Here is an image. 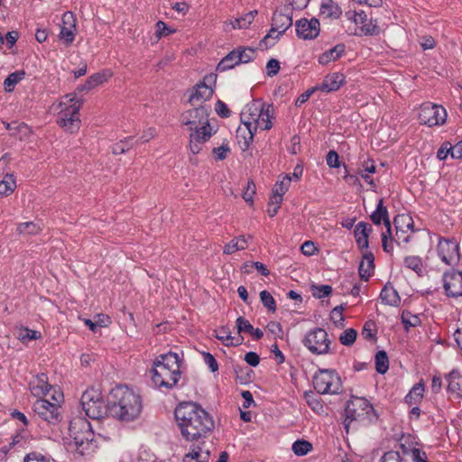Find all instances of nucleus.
<instances>
[{
	"label": "nucleus",
	"mask_w": 462,
	"mask_h": 462,
	"mask_svg": "<svg viewBox=\"0 0 462 462\" xmlns=\"http://www.w3.org/2000/svg\"><path fill=\"white\" fill-rule=\"evenodd\" d=\"M181 436L187 441H199L207 439L215 424L209 413L196 402L179 404L174 411Z\"/></svg>",
	"instance_id": "1"
},
{
	"label": "nucleus",
	"mask_w": 462,
	"mask_h": 462,
	"mask_svg": "<svg viewBox=\"0 0 462 462\" xmlns=\"http://www.w3.org/2000/svg\"><path fill=\"white\" fill-rule=\"evenodd\" d=\"M110 414L120 421L130 422L137 420L143 411L141 395L127 386H116L111 391Z\"/></svg>",
	"instance_id": "2"
},
{
	"label": "nucleus",
	"mask_w": 462,
	"mask_h": 462,
	"mask_svg": "<svg viewBox=\"0 0 462 462\" xmlns=\"http://www.w3.org/2000/svg\"><path fill=\"white\" fill-rule=\"evenodd\" d=\"M180 362L175 352L160 355L151 371L153 384L159 389H172L180 378Z\"/></svg>",
	"instance_id": "3"
},
{
	"label": "nucleus",
	"mask_w": 462,
	"mask_h": 462,
	"mask_svg": "<svg viewBox=\"0 0 462 462\" xmlns=\"http://www.w3.org/2000/svg\"><path fill=\"white\" fill-rule=\"evenodd\" d=\"M69 431L72 439L70 445H74L79 455L89 454L97 448L95 435L88 420L82 417L73 418L69 422Z\"/></svg>",
	"instance_id": "4"
},
{
	"label": "nucleus",
	"mask_w": 462,
	"mask_h": 462,
	"mask_svg": "<svg viewBox=\"0 0 462 462\" xmlns=\"http://www.w3.org/2000/svg\"><path fill=\"white\" fill-rule=\"evenodd\" d=\"M81 106V100L77 99L75 94H69L62 97L58 106L60 108L57 116L58 125L69 133L79 130L80 126L79 112Z\"/></svg>",
	"instance_id": "5"
},
{
	"label": "nucleus",
	"mask_w": 462,
	"mask_h": 462,
	"mask_svg": "<svg viewBox=\"0 0 462 462\" xmlns=\"http://www.w3.org/2000/svg\"><path fill=\"white\" fill-rule=\"evenodd\" d=\"M51 399L52 402L43 398L37 400L33 403V411L42 420L55 424L60 420V403L63 400V394L60 390H54Z\"/></svg>",
	"instance_id": "6"
},
{
	"label": "nucleus",
	"mask_w": 462,
	"mask_h": 462,
	"mask_svg": "<svg viewBox=\"0 0 462 462\" xmlns=\"http://www.w3.org/2000/svg\"><path fill=\"white\" fill-rule=\"evenodd\" d=\"M80 403L85 414L92 420H99L109 411V407L103 396L94 388H89L83 393Z\"/></svg>",
	"instance_id": "7"
},
{
	"label": "nucleus",
	"mask_w": 462,
	"mask_h": 462,
	"mask_svg": "<svg viewBox=\"0 0 462 462\" xmlns=\"http://www.w3.org/2000/svg\"><path fill=\"white\" fill-rule=\"evenodd\" d=\"M374 411L373 406L370 402L362 397L351 398L346 405L345 409V429L348 432L349 428L354 422L365 421L370 416V413Z\"/></svg>",
	"instance_id": "8"
},
{
	"label": "nucleus",
	"mask_w": 462,
	"mask_h": 462,
	"mask_svg": "<svg viewBox=\"0 0 462 462\" xmlns=\"http://www.w3.org/2000/svg\"><path fill=\"white\" fill-rule=\"evenodd\" d=\"M313 386L320 394H337L341 390V380L334 370L319 369L313 377Z\"/></svg>",
	"instance_id": "9"
},
{
	"label": "nucleus",
	"mask_w": 462,
	"mask_h": 462,
	"mask_svg": "<svg viewBox=\"0 0 462 462\" xmlns=\"http://www.w3.org/2000/svg\"><path fill=\"white\" fill-rule=\"evenodd\" d=\"M273 112L274 109L273 105H267L260 116H256L255 121H254V124H252V125H249L246 128L245 131L247 133L242 135L243 142L241 140L238 141L240 148L243 151L249 148L257 129L270 130L273 127L272 118L273 117Z\"/></svg>",
	"instance_id": "10"
},
{
	"label": "nucleus",
	"mask_w": 462,
	"mask_h": 462,
	"mask_svg": "<svg viewBox=\"0 0 462 462\" xmlns=\"http://www.w3.org/2000/svg\"><path fill=\"white\" fill-rule=\"evenodd\" d=\"M302 342L304 346L314 355L328 354L331 343L327 331L320 328H315L310 330Z\"/></svg>",
	"instance_id": "11"
},
{
	"label": "nucleus",
	"mask_w": 462,
	"mask_h": 462,
	"mask_svg": "<svg viewBox=\"0 0 462 462\" xmlns=\"http://www.w3.org/2000/svg\"><path fill=\"white\" fill-rule=\"evenodd\" d=\"M216 79L217 77L214 74L205 76L202 82L197 84L190 89L188 103L191 106H206L203 104L212 97L214 90L210 84H214Z\"/></svg>",
	"instance_id": "12"
},
{
	"label": "nucleus",
	"mask_w": 462,
	"mask_h": 462,
	"mask_svg": "<svg viewBox=\"0 0 462 462\" xmlns=\"http://www.w3.org/2000/svg\"><path fill=\"white\" fill-rule=\"evenodd\" d=\"M419 120L421 125L430 127L441 125L447 120L446 109L439 105L430 102L424 103L420 106Z\"/></svg>",
	"instance_id": "13"
},
{
	"label": "nucleus",
	"mask_w": 462,
	"mask_h": 462,
	"mask_svg": "<svg viewBox=\"0 0 462 462\" xmlns=\"http://www.w3.org/2000/svg\"><path fill=\"white\" fill-rule=\"evenodd\" d=\"M209 106H193V108L185 111L180 116L182 125L188 126L189 130L193 131L203 125L208 123Z\"/></svg>",
	"instance_id": "14"
},
{
	"label": "nucleus",
	"mask_w": 462,
	"mask_h": 462,
	"mask_svg": "<svg viewBox=\"0 0 462 462\" xmlns=\"http://www.w3.org/2000/svg\"><path fill=\"white\" fill-rule=\"evenodd\" d=\"M268 104L263 103L262 100H253L249 104H247L243 111L241 112V121L245 126V128L239 127L237 129V138L240 139L244 134H245V130L249 125L254 124L256 116H260V115L263 112L264 108H266Z\"/></svg>",
	"instance_id": "15"
},
{
	"label": "nucleus",
	"mask_w": 462,
	"mask_h": 462,
	"mask_svg": "<svg viewBox=\"0 0 462 462\" xmlns=\"http://www.w3.org/2000/svg\"><path fill=\"white\" fill-rule=\"evenodd\" d=\"M458 248L454 239L440 238L437 246L438 255L448 265L457 264L460 258Z\"/></svg>",
	"instance_id": "16"
},
{
	"label": "nucleus",
	"mask_w": 462,
	"mask_h": 462,
	"mask_svg": "<svg viewBox=\"0 0 462 462\" xmlns=\"http://www.w3.org/2000/svg\"><path fill=\"white\" fill-rule=\"evenodd\" d=\"M189 452L182 458V462H208L210 457V446L205 439L191 441Z\"/></svg>",
	"instance_id": "17"
},
{
	"label": "nucleus",
	"mask_w": 462,
	"mask_h": 462,
	"mask_svg": "<svg viewBox=\"0 0 462 462\" xmlns=\"http://www.w3.org/2000/svg\"><path fill=\"white\" fill-rule=\"evenodd\" d=\"M443 287L448 297L462 296V273L449 271L443 274Z\"/></svg>",
	"instance_id": "18"
},
{
	"label": "nucleus",
	"mask_w": 462,
	"mask_h": 462,
	"mask_svg": "<svg viewBox=\"0 0 462 462\" xmlns=\"http://www.w3.org/2000/svg\"><path fill=\"white\" fill-rule=\"evenodd\" d=\"M320 32L319 22L316 18L300 19L296 22L297 35L303 40L315 39Z\"/></svg>",
	"instance_id": "19"
},
{
	"label": "nucleus",
	"mask_w": 462,
	"mask_h": 462,
	"mask_svg": "<svg viewBox=\"0 0 462 462\" xmlns=\"http://www.w3.org/2000/svg\"><path fill=\"white\" fill-rule=\"evenodd\" d=\"M393 224L396 229L397 238L404 243H408L410 241V236L406 234L413 230V220L411 217L407 214L398 215L394 217Z\"/></svg>",
	"instance_id": "20"
},
{
	"label": "nucleus",
	"mask_w": 462,
	"mask_h": 462,
	"mask_svg": "<svg viewBox=\"0 0 462 462\" xmlns=\"http://www.w3.org/2000/svg\"><path fill=\"white\" fill-rule=\"evenodd\" d=\"M62 25L60 27V38L65 42L66 44H70L75 38L76 20L70 12L63 14Z\"/></svg>",
	"instance_id": "21"
},
{
	"label": "nucleus",
	"mask_w": 462,
	"mask_h": 462,
	"mask_svg": "<svg viewBox=\"0 0 462 462\" xmlns=\"http://www.w3.org/2000/svg\"><path fill=\"white\" fill-rule=\"evenodd\" d=\"M272 24L275 29L279 30L278 33L275 34V37L279 38L292 25V16L290 13V9L285 7L284 11H275Z\"/></svg>",
	"instance_id": "22"
},
{
	"label": "nucleus",
	"mask_w": 462,
	"mask_h": 462,
	"mask_svg": "<svg viewBox=\"0 0 462 462\" xmlns=\"http://www.w3.org/2000/svg\"><path fill=\"white\" fill-rule=\"evenodd\" d=\"M31 393L37 397L46 396L50 392L54 393V390H57L48 383V377L45 374L36 375L30 382Z\"/></svg>",
	"instance_id": "23"
},
{
	"label": "nucleus",
	"mask_w": 462,
	"mask_h": 462,
	"mask_svg": "<svg viewBox=\"0 0 462 462\" xmlns=\"http://www.w3.org/2000/svg\"><path fill=\"white\" fill-rule=\"evenodd\" d=\"M448 393L452 400L462 399V374L457 370H452L447 376Z\"/></svg>",
	"instance_id": "24"
},
{
	"label": "nucleus",
	"mask_w": 462,
	"mask_h": 462,
	"mask_svg": "<svg viewBox=\"0 0 462 462\" xmlns=\"http://www.w3.org/2000/svg\"><path fill=\"white\" fill-rule=\"evenodd\" d=\"M372 230V226L366 222H359L356 224L354 230V235L356 245L360 250L368 248V238Z\"/></svg>",
	"instance_id": "25"
},
{
	"label": "nucleus",
	"mask_w": 462,
	"mask_h": 462,
	"mask_svg": "<svg viewBox=\"0 0 462 462\" xmlns=\"http://www.w3.org/2000/svg\"><path fill=\"white\" fill-rule=\"evenodd\" d=\"M345 76L339 72H334L325 77L322 84L318 88L323 92L337 90L344 83Z\"/></svg>",
	"instance_id": "26"
},
{
	"label": "nucleus",
	"mask_w": 462,
	"mask_h": 462,
	"mask_svg": "<svg viewBox=\"0 0 462 462\" xmlns=\"http://www.w3.org/2000/svg\"><path fill=\"white\" fill-rule=\"evenodd\" d=\"M370 218L374 225H381L382 221L386 226V233L391 235V223L388 216V210L383 206V200L380 199L376 209L371 214Z\"/></svg>",
	"instance_id": "27"
},
{
	"label": "nucleus",
	"mask_w": 462,
	"mask_h": 462,
	"mask_svg": "<svg viewBox=\"0 0 462 462\" xmlns=\"http://www.w3.org/2000/svg\"><path fill=\"white\" fill-rule=\"evenodd\" d=\"M216 337L226 346H237L243 344L244 337L241 335L233 337L227 327H221L215 330Z\"/></svg>",
	"instance_id": "28"
},
{
	"label": "nucleus",
	"mask_w": 462,
	"mask_h": 462,
	"mask_svg": "<svg viewBox=\"0 0 462 462\" xmlns=\"http://www.w3.org/2000/svg\"><path fill=\"white\" fill-rule=\"evenodd\" d=\"M374 258L371 252L364 254L363 259L358 267L359 275L362 280L368 281L373 274L374 269Z\"/></svg>",
	"instance_id": "29"
},
{
	"label": "nucleus",
	"mask_w": 462,
	"mask_h": 462,
	"mask_svg": "<svg viewBox=\"0 0 462 462\" xmlns=\"http://www.w3.org/2000/svg\"><path fill=\"white\" fill-rule=\"evenodd\" d=\"M342 14L339 5L333 0H322L320 5V15L325 18L337 19Z\"/></svg>",
	"instance_id": "30"
},
{
	"label": "nucleus",
	"mask_w": 462,
	"mask_h": 462,
	"mask_svg": "<svg viewBox=\"0 0 462 462\" xmlns=\"http://www.w3.org/2000/svg\"><path fill=\"white\" fill-rule=\"evenodd\" d=\"M403 264L406 268L416 273L420 277L424 276L426 273V267L423 264L422 259L418 255H408L404 257Z\"/></svg>",
	"instance_id": "31"
},
{
	"label": "nucleus",
	"mask_w": 462,
	"mask_h": 462,
	"mask_svg": "<svg viewBox=\"0 0 462 462\" xmlns=\"http://www.w3.org/2000/svg\"><path fill=\"white\" fill-rule=\"evenodd\" d=\"M382 302L390 306H398L401 298L397 291L390 285H385L380 293Z\"/></svg>",
	"instance_id": "32"
},
{
	"label": "nucleus",
	"mask_w": 462,
	"mask_h": 462,
	"mask_svg": "<svg viewBox=\"0 0 462 462\" xmlns=\"http://www.w3.org/2000/svg\"><path fill=\"white\" fill-rule=\"evenodd\" d=\"M111 76L112 73L109 70L95 73L88 77L86 83L82 86V89L90 90L107 81Z\"/></svg>",
	"instance_id": "33"
},
{
	"label": "nucleus",
	"mask_w": 462,
	"mask_h": 462,
	"mask_svg": "<svg viewBox=\"0 0 462 462\" xmlns=\"http://www.w3.org/2000/svg\"><path fill=\"white\" fill-rule=\"evenodd\" d=\"M344 52H345V45L337 44L335 47L331 48L330 50L323 52L319 57V62L322 65H327L329 62L340 58Z\"/></svg>",
	"instance_id": "34"
},
{
	"label": "nucleus",
	"mask_w": 462,
	"mask_h": 462,
	"mask_svg": "<svg viewBox=\"0 0 462 462\" xmlns=\"http://www.w3.org/2000/svg\"><path fill=\"white\" fill-rule=\"evenodd\" d=\"M364 21L362 23H359L360 30L362 33L365 35H378L381 32V27L378 24L377 19L371 18L370 20L367 19V15L365 13Z\"/></svg>",
	"instance_id": "35"
},
{
	"label": "nucleus",
	"mask_w": 462,
	"mask_h": 462,
	"mask_svg": "<svg viewBox=\"0 0 462 462\" xmlns=\"http://www.w3.org/2000/svg\"><path fill=\"white\" fill-rule=\"evenodd\" d=\"M424 394V384L418 383L410 390L409 393L405 396V402L410 405H418Z\"/></svg>",
	"instance_id": "36"
},
{
	"label": "nucleus",
	"mask_w": 462,
	"mask_h": 462,
	"mask_svg": "<svg viewBox=\"0 0 462 462\" xmlns=\"http://www.w3.org/2000/svg\"><path fill=\"white\" fill-rule=\"evenodd\" d=\"M237 51L235 49L225 56L217 66V70L219 72L226 71L233 69L235 66L239 65Z\"/></svg>",
	"instance_id": "37"
},
{
	"label": "nucleus",
	"mask_w": 462,
	"mask_h": 462,
	"mask_svg": "<svg viewBox=\"0 0 462 462\" xmlns=\"http://www.w3.org/2000/svg\"><path fill=\"white\" fill-rule=\"evenodd\" d=\"M211 127L209 123H208L191 131L189 139L194 141L196 139L197 141L204 143L211 137Z\"/></svg>",
	"instance_id": "38"
},
{
	"label": "nucleus",
	"mask_w": 462,
	"mask_h": 462,
	"mask_svg": "<svg viewBox=\"0 0 462 462\" xmlns=\"http://www.w3.org/2000/svg\"><path fill=\"white\" fill-rule=\"evenodd\" d=\"M257 11H251L239 18H236L234 21L230 22L231 27L233 29L247 28L254 20Z\"/></svg>",
	"instance_id": "39"
},
{
	"label": "nucleus",
	"mask_w": 462,
	"mask_h": 462,
	"mask_svg": "<svg viewBox=\"0 0 462 462\" xmlns=\"http://www.w3.org/2000/svg\"><path fill=\"white\" fill-rule=\"evenodd\" d=\"M247 246V240L245 236H239L233 240H231L228 244H226L224 247V254H231L236 251L244 250Z\"/></svg>",
	"instance_id": "40"
},
{
	"label": "nucleus",
	"mask_w": 462,
	"mask_h": 462,
	"mask_svg": "<svg viewBox=\"0 0 462 462\" xmlns=\"http://www.w3.org/2000/svg\"><path fill=\"white\" fill-rule=\"evenodd\" d=\"M25 76V72L23 70H16L8 75L4 82L5 89L7 92H11L14 90L15 85L20 82Z\"/></svg>",
	"instance_id": "41"
},
{
	"label": "nucleus",
	"mask_w": 462,
	"mask_h": 462,
	"mask_svg": "<svg viewBox=\"0 0 462 462\" xmlns=\"http://www.w3.org/2000/svg\"><path fill=\"white\" fill-rule=\"evenodd\" d=\"M375 369L377 373L383 374L389 369V359L385 351H378L375 355Z\"/></svg>",
	"instance_id": "42"
},
{
	"label": "nucleus",
	"mask_w": 462,
	"mask_h": 462,
	"mask_svg": "<svg viewBox=\"0 0 462 462\" xmlns=\"http://www.w3.org/2000/svg\"><path fill=\"white\" fill-rule=\"evenodd\" d=\"M15 180L12 175H6L3 180L0 181V198L10 195L15 189Z\"/></svg>",
	"instance_id": "43"
},
{
	"label": "nucleus",
	"mask_w": 462,
	"mask_h": 462,
	"mask_svg": "<svg viewBox=\"0 0 462 462\" xmlns=\"http://www.w3.org/2000/svg\"><path fill=\"white\" fill-rule=\"evenodd\" d=\"M17 337L22 342L25 343L30 340H36L41 337V333L37 330L30 329L28 328H20L17 330Z\"/></svg>",
	"instance_id": "44"
},
{
	"label": "nucleus",
	"mask_w": 462,
	"mask_h": 462,
	"mask_svg": "<svg viewBox=\"0 0 462 462\" xmlns=\"http://www.w3.org/2000/svg\"><path fill=\"white\" fill-rule=\"evenodd\" d=\"M377 328L376 324L373 320H367L362 329L361 335L362 337L370 341H374L376 339Z\"/></svg>",
	"instance_id": "45"
},
{
	"label": "nucleus",
	"mask_w": 462,
	"mask_h": 462,
	"mask_svg": "<svg viewBox=\"0 0 462 462\" xmlns=\"http://www.w3.org/2000/svg\"><path fill=\"white\" fill-rule=\"evenodd\" d=\"M237 51L239 63H247L255 58V51L252 48L238 47Z\"/></svg>",
	"instance_id": "46"
},
{
	"label": "nucleus",
	"mask_w": 462,
	"mask_h": 462,
	"mask_svg": "<svg viewBox=\"0 0 462 462\" xmlns=\"http://www.w3.org/2000/svg\"><path fill=\"white\" fill-rule=\"evenodd\" d=\"M291 180L292 177L290 175L283 176L282 180L275 183L273 192L283 196L288 191Z\"/></svg>",
	"instance_id": "47"
},
{
	"label": "nucleus",
	"mask_w": 462,
	"mask_h": 462,
	"mask_svg": "<svg viewBox=\"0 0 462 462\" xmlns=\"http://www.w3.org/2000/svg\"><path fill=\"white\" fill-rule=\"evenodd\" d=\"M41 226L37 223L34 222H24L21 223L17 226V231L20 234L25 235H35L41 231Z\"/></svg>",
	"instance_id": "48"
},
{
	"label": "nucleus",
	"mask_w": 462,
	"mask_h": 462,
	"mask_svg": "<svg viewBox=\"0 0 462 462\" xmlns=\"http://www.w3.org/2000/svg\"><path fill=\"white\" fill-rule=\"evenodd\" d=\"M312 449V445L307 440H297L292 444V450L297 456H304Z\"/></svg>",
	"instance_id": "49"
},
{
	"label": "nucleus",
	"mask_w": 462,
	"mask_h": 462,
	"mask_svg": "<svg viewBox=\"0 0 462 462\" xmlns=\"http://www.w3.org/2000/svg\"><path fill=\"white\" fill-rule=\"evenodd\" d=\"M357 337V332L354 328H347L344 330L339 336V342L343 346H351L355 343Z\"/></svg>",
	"instance_id": "50"
},
{
	"label": "nucleus",
	"mask_w": 462,
	"mask_h": 462,
	"mask_svg": "<svg viewBox=\"0 0 462 462\" xmlns=\"http://www.w3.org/2000/svg\"><path fill=\"white\" fill-rule=\"evenodd\" d=\"M402 322L406 329L411 327H417L420 324V319L409 311H403L402 314Z\"/></svg>",
	"instance_id": "51"
},
{
	"label": "nucleus",
	"mask_w": 462,
	"mask_h": 462,
	"mask_svg": "<svg viewBox=\"0 0 462 462\" xmlns=\"http://www.w3.org/2000/svg\"><path fill=\"white\" fill-rule=\"evenodd\" d=\"M260 299L263 305L267 308V310L271 312H275L276 310V302L273 297L267 291H263L260 293Z\"/></svg>",
	"instance_id": "52"
},
{
	"label": "nucleus",
	"mask_w": 462,
	"mask_h": 462,
	"mask_svg": "<svg viewBox=\"0 0 462 462\" xmlns=\"http://www.w3.org/2000/svg\"><path fill=\"white\" fill-rule=\"evenodd\" d=\"M311 291L315 298L322 299L330 295L332 287L330 285H312Z\"/></svg>",
	"instance_id": "53"
},
{
	"label": "nucleus",
	"mask_w": 462,
	"mask_h": 462,
	"mask_svg": "<svg viewBox=\"0 0 462 462\" xmlns=\"http://www.w3.org/2000/svg\"><path fill=\"white\" fill-rule=\"evenodd\" d=\"M236 324L238 335H240L243 332L250 334L251 331L253 330V326L244 317H238L236 319Z\"/></svg>",
	"instance_id": "54"
},
{
	"label": "nucleus",
	"mask_w": 462,
	"mask_h": 462,
	"mask_svg": "<svg viewBox=\"0 0 462 462\" xmlns=\"http://www.w3.org/2000/svg\"><path fill=\"white\" fill-rule=\"evenodd\" d=\"M278 29H275V27L272 25V28L269 31L268 34L265 35L263 39L261 41V46H264L265 48L273 46L275 43V42L279 39L275 37V34L278 33Z\"/></svg>",
	"instance_id": "55"
},
{
	"label": "nucleus",
	"mask_w": 462,
	"mask_h": 462,
	"mask_svg": "<svg viewBox=\"0 0 462 462\" xmlns=\"http://www.w3.org/2000/svg\"><path fill=\"white\" fill-rule=\"evenodd\" d=\"M344 308L342 306H337L333 309L331 319L337 327L344 326V316H343Z\"/></svg>",
	"instance_id": "56"
},
{
	"label": "nucleus",
	"mask_w": 462,
	"mask_h": 462,
	"mask_svg": "<svg viewBox=\"0 0 462 462\" xmlns=\"http://www.w3.org/2000/svg\"><path fill=\"white\" fill-rule=\"evenodd\" d=\"M173 32H175V30L168 27L164 22L158 21L156 23V36L158 38H162V36H168Z\"/></svg>",
	"instance_id": "57"
},
{
	"label": "nucleus",
	"mask_w": 462,
	"mask_h": 462,
	"mask_svg": "<svg viewBox=\"0 0 462 462\" xmlns=\"http://www.w3.org/2000/svg\"><path fill=\"white\" fill-rule=\"evenodd\" d=\"M229 152L230 148L227 143H223L221 146L213 149V154L219 161L226 159Z\"/></svg>",
	"instance_id": "58"
},
{
	"label": "nucleus",
	"mask_w": 462,
	"mask_h": 462,
	"mask_svg": "<svg viewBox=\"0 0 462 462\" xmlns=\"http://www.w3.org/2000/svg\"><path fill=\"white\" fill-rule=\"evenodd\" d=\"M345 16L347 18V20L349 21H352L353 23H355L356 24H359V23H362V22L364 21V16H365V12L364 11H360V12H356V11H347L346 14H345Z\"/></svg>",
	"instance_id": "59"
},
{
	"label": "nucleus",
	"mask_w": 462,
	"mask_h": 462,
	"mask_svg": "<svg viewBox=\"0 0 462 462\" xmlns=\"http://www.w3.org/2000/svg\"><path fill=\"white\" fill-rule=\"evenodd\" d=\"M23 462H50L49 459L39 452H30L25 455Z\"/></svg>",
	"instance_id": "60"
},
{
	"label": "nucleus",
	"mask_w": 462,
	"mask_h": 462,
	"mask_svg": "<svg viewBox=\"0 0 462 462\" xmlns=\"http://www.w3.org/2000/svg\"><path fill=\"white\" fill-rule=\"evenodd\" d=\"M216 113L222 118H227L230 116V110L227 106L221 100H217L215 105Z\"/></svg>",
	"instance_id": "61"
},
{
	"label": "nucleus",
	"mask_w": 462,
	"mask_h": 462,
	"mask_svg": "<svg viewBox=\"0 0 462 462\" xmlns=\"http://www.w3.org/2000/svg\"><path fill=\"white\" fill-rule=\"evenodd\" d=\"M254 193H255L254 183L253 181H248L247 187L243 193V199H245V201H246L250 204H253Z\"/></svg>",
	"instance_id": "62"
},
{
	"label": "nucleus",
	"mask_w": 462,
	"mask_h": 462,
	"mask_svg": "<svg viewBox=\"0 0 462 462\" xmlns=\"http://www.w3.org/2000/svg\"><path fill=\"white\" fill-rule=\"evenodd\" d=\"M203 359L205 364L208 366L211 372H217L218 370V365L213 355L210 353H203Z\"/></svg>",
	"instance_id": "63"
},
{
	"label": "nucleus",
	"mask_w": 462,
	"mask_h": 462,
	"mask_svg": "<svg viewBox=\"0 0 462 462\" xmlns=\"http://www.w3.org/2000/svg\"><path fill=\"white\" fill-rule=\"evenodd\" d=\"M380 462H402V459L399 452L388 451L382 457Z\"/></svg>",
	"instance_id": "64"
}]
</instances>
